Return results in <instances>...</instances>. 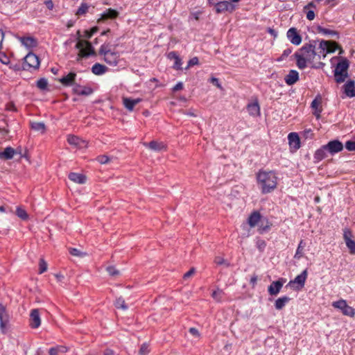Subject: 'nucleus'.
Segmentation results:
<instances>
[{
	"label": "nucleus",
	"instance_id": "1",
	"mask_svg": "<svg viewBox=\"0 0 355 355\" xmlns=\"http://www.w3.org/2000/svg\"><path fill=\"white\" fill-rule=\"evenodd\" d=\"M315 41L312 43L304 45L299 51L295 53V56L297 59V67L303 69L306 67L307 63H312L315 60H320L322 58L320 51L316 52Z\"/></svg>",
	"mask_w": 355,
	"mask_h": 355
},
{
	"label": "nucleus",
	"instance_id": "2",
	"mask_svg": "<svg viewBox=\"0 0 355 355\" xmlns=\"http://www.w3.org/2000/svg\"><path fill=\"white\" fill-rule=\"evenodd\" d=\"M257 179L263 193H270L277 187V177L273 171H259Z\"/></svg>",
	"mask_w": 355,
	"mask_h": 355
},
{
	"label": "nucleus",
	"instance_id": "3",
	"mask_svg": "<svg viewBox=\"0 0 355 355\" xmlns=\"http://www.w3.org/2000/svg\"><path fill=\"white\" fill-rule=\"evenodd\" d=\"M110 42L104 43L99 49L98 54L103 57V60L109 65L116 66L119 62L120 53L111 50Z\"/></svg>",
	"mask_w": 355,
	"mask_h": 355
},
{
	"label": "nucleus",
	"instance_id": "4",
	"mask_svg": "<svg viewBox=\"0 0 355 355\" xmlns=\"http://www.w3.org/2000/svg\"><path fill=\"white\" fill-rule=\"evenodd\" d=\"M78 42L76 44V48L79 50L77 56V60L79 61L83 58H87L89 55H94L95 51L91 42L80 39V31L77 32Z\"/></svg>",
	"mask_w": 355,
	"mask_h": 355
},
{
	"label": "nucleus",
	"instance_id": "5",
	"mask_svg": "<svg viewBox=\"0 0 355 355\" xmlns=\"http://www.w3.org/2000/svg\"><path fill=\"white\" fill-rule=\"evenodd\" d=\"M348 68L349 62L346 58L342 59V60L337 64L334 70V78L336 83H342L345 82L348 76Z\"/></svg>",
	"mask_w": 355,
	"mask_h": 355
},
{
	"label": "nucleus",
	"instance_id": "6",
	"mask_svg": "<svg viewBox=\"0 0 355 355\" xmlns=\"http://www.w3.org/2000/svg\"><path fill=\"white\" fill-rule=\"evenodd\" d=\"M337 49L339 50V54L343 53V49L334 41L321 40L318 47L323 59L327 53H334Z\"/></svg>",
	"mask_w": 355,
	"mask_h": 355
},
{
	"label": "nucleus",
	"instance_id": "7",
	"mask_svg": "<svg viewBox=\"0 0 355 355\" xmlns=\"http://www.w3.org/2000/svg\"><path fill=\"white\" fill-rule=\"evenodd\" d=\"M333 307L341 311L344 315L353 318L355 315V309L349 306L346 300H340L332 303Z\"/></svg>",
	"mask_w": 355,
	"mask_h": 355
},
{
	"label": "nucleus",
	"instance_id": "8",
	"mask_svg": "<svg viewBox=\"0 0 355 355\" xmlns=\"http://www.w3.org/2000/svg\"><path fill=\"white\" fill-rule=\"evenodd\" d=\"M40 66L39 58L33 53H28L24 58V63L23 64V69L25 70H29L30 69H36Z\"/></svg>",
	"mask_w": 355,
	"mask_h": 355
},
{
	"label": "nucleus",
	"instance_id": "9",
	"mask_svg": "<svg viewBox=\"0 0 355 355\" xmlns=\"http://www.w3.org/2000/svg\"><path fill=\"white\" fill-rule=\"evenodd\" d=\"M216 12L218 14L223 13L225 12H232L236 6L229 1H223L218 2L214 4Z\"/></svg>",
	"mask_w": 355,
	"mask_h": 355
},
{
	"label": "nucleus",
	"instance_id": "10",
	"mask_svg": "<svg viewBox=\"0 0 355 355\" xmlns=\"http://www.w3.org/2000/svg\"><path fill=\"white\" fill-rule=\"evenodd\" d=\"M307 277V271L304 270L301 274L298 275L293 280L290 281L288 285L295 289L300 290L304 286Z\"/></svg>",
	"mask_w": 355,
	"mask_h": 355
},
{
	"label": "nucleus",
	"instance_id": "11",
	"mask_svg": "<svg viewBox=\"0 0 355 355\" xmlns=\"http://www.w3.org/2000/svg\"><path fill=\"white\" fill-rule=\"evenodd\" d=\"M9 322V315L6 308L0 303V330L2 333H6V328Z\"/></svg>",
	"mask_w": 355,
	"mask_h": 355
},
{
	"label": "nucleus",
	"instance_id": "12",
	"mask_svg": "<svg viewBox=\"0 0 355 355\" xmlns=\"http://www.w3.org/2000/svg\"><path fill=\"white\" fill-rule=\"evenodd\" d=\"M119 13L117 10L108 8L101 15V17L97 19V23L102 24L108 19H114L119 17Z\"/></svg>",
	"mask_w": 355,
	"mask_h": 355
},
{
	"label": "nucleus",
	"instance_id": "13",
	"mask_svg": "<svg viewBox=\"0 0 355 355\" xmlns=\"http://www.w3.org/2000/svg\"><path fill=\"white\" fill-rule=\"evenodd\" d=\"M324 148L327 149V152L333 155L340 152L343 149V145L342 142L338 140H333L324 145Z\"/></svg>",
	"mask_w": 355,
	"mask_h": 355
},
{
	"label": "nucleus",
	"instance_id": "14",
	"mask_svg": "<svg viewBox=\"0 0 355 355\" xmlns=\"http://www.w3.org/2000/svg\"><path fill=\"white\" fill-rule=\"evenodd\" d=\"M287 37L289 41L294 45H300L302 42V37L297 33L295 28H291L288 29L286 33Z\"/></svg>",
	"mask_w": 355,
	"mask_h": 355
},
{
	"label": "nucleus",
	"instance_id": "15",
	"mask_svg": "<svg viewBox=\"0 0 355 355\" xmlns=\"http://www.w3.org/2000/svg\"><path fill=\"white\" fill-rule=\"evenodd\" d=\"M41 324V319L39 313V310L37 309H33L30 313V326L36 329L38 328Z\"/></svg>",
	"mask_w": 355,
	"mask_h": 355
},
{
	"label": "nucleus",
	"instance_id": "16",
	"mask_svg": "<svg viewBox=\"0 0 355 355\" xmlns=\"http://www.w3.org/2000/svg\"><path fill=\"white\" fill-rule=\"evenodd\" d=\"M284 282L285 280L282 278L277 281L272 282L268 288L269 294L270 295H277L279 293Z\"/></svg>",
	"mask_w": 355,
	"mask_h": 355
},
{
	"label": "nucleus",
	"instance_id": "17",
	"mask_svg": "<svg viewBox=\"0 0 355 355\" xmlns=\"http://www.w3.org/2000/svg\"><path fill=\"white\" fill-rule=\"evenodd\" d=\"M322 98L320 96H318L311 103V107L314 110L313 114L317 119L320 117V113L322 112Z\"/></svg>",
	"mask_w": 355,
	"mask_h": 355
},
{
	"label": "nucleus",
	"instance_id": "18",
	"mask_svg": "<svg viewBox=\"0 0 355 355\" xmlns=\"http://www.w3.org/2000/svg\"><path fill=\"white\" fill-rule=\"evenodd\" d=\"M288 143L291 148L297 150L300 147V141L298 135L295 132H291L288 136Z\"/></svg>",
	"mask_w": 355,
	"mask_h": 355
},
{
	"label": "nucleus",
	"instance_id": "19",
	"mask_svg": "<svg viewBox=\"0 0 355 355\" xmlns=\"http://www.w3.org/2000/svg\"><path fill=\"white\" fill-rule=\"evenodd\" d=\"M299 80V73L296 70H291L284 77L285 83L288 85H293Z\"/></svg>",
	"mask_w": 355,
	"mask_h": 355
},
{
	"label": "nucleus",
	"instance_id": "20",
	"mask_svg": "<svg viewBox=\"0 0 355 355\" xmlns=\"http://www.w3.org/2000/svg\"><path fill=\"white\" fill-rule=\"evenodd\" d=\"M67 141L69 144L76 146L78 148H84L87 146L86 141L77 136L69 135L67 138Z\"/></svg>",
	"mask_w": 355,
	"mask_h": 355
},
{
	"label": "nucleus",
	"instance_id": "21",
	"mask_svg": "<svg viewBox=\"0 0 355 355\" xmlns=\"http://www.w3.org/2000/svg\"><path fill=\"white\" fill-rule=\"evenodd\" d=\"M73 91L75 94L82 96H89L93 93V89L89 87H82L79 85H74Z\"/></svg>",
	"mask_w": 355,
	"mask_h": 355
},
{
	"label": "nucleus",
	"instance_id": "22",
	"mask_svg": "<svg viewBox=\"0 0 355 355\" xmlns=\"http://www.w3.org/2000/svg\"><path fill=\"white\" fill-rule=\"evenodd\" d=\"M247 110L252 116L255 117L260 115V107L257 101L248 104Z\"/></svg>",
	"mask_w": 355,
	"mask_h": 355
},
{
	"label": "nucleus",
	"instance_id": "23",
	"mask_svg": "<svg viewBox=\"0 0 355 355\" xmlns=\"http://www.w3.org/2000/svg\"><path fill=\"white\" fill-rule=\"evenodd\" d=\"M344 92L347 96H355V82L354 80L347 81L343 86Z\"/></svg>",
	"mask_w": 355,
	"mask_h": 355
},
{
	"label": "nucleus",
	"instance_id": "24",
	"mask_svg": "<svg viewBox=\"0 0 355 355\" xmlns=\"http://www.w3.org/2000/svg\"><path fill=\"white\" fill-rule=\"evenodd\" d=\"M76 77V73L74 72H70L65 76H63L60 79V82L64 86L75 85L74 80Z\"/></svg>",
	"mask_w": 355,
	"mask_h": 355
},
{
	"label": "nucleus",
	"instance_id": "25",
	"mask_svg": "<svg viewBox=\"0 0 355 355\" xmlns=\"http://www.w3.org/2000/svg\"><path fill=\"white\" fill-rule=\"evenodd\" d=\"M144 145L150 149L157 152L166 150V146L164 143L157 141H152L148 144L144 143Z\"/></svg>",
	"mask_w": 355,
	"mask_h": 355
},
{
	"label": "nucleus",
	"instance_id": "26",
	"mask_svg": "<svg viewBox=\"0 0 355 355\" xmlns=\"http://www.w3.org/2000/svg\"><path fill=\"white\" fill-rule=\"evenodd\" d=\"M19 40L26 48H33L37 44V40L33 37H21Z\"/></svg>",
	"mask_w": 355,
	"mask_h": 355
},
{
	"label": "nucleus",
	"instance_id": "27",
	"mask_svg": "<svg viewBox=\"0 0 355 355\" xmlns=\"http://www.w3.org/2000/svg\"><path fill=\"white\" fill-rule=\"evenodd\" d=\"M123 105L129 111H132L135 106L141 102L140 98L132 99L129 98H124L123 99Z\"/></svg>",
	"mask_w": 355,
	"mask_h": 355
},
{
	"label": "nucleus",
	"instance_id": "28",
	"mask_svg": "<svg viewBox=\"0 0 355 355\" xmlns=\"http://www.w3.org/2000/svg\"><path fill=\"white\" fill-rule=\"evenodd\" d=\"M16 151L12 147H6L3 151L0 152V158L4 159H11L15 155Z\"/></svg>",
	"mask_w": 355,
	"mask_h": 355
},
{
	"label": "nucleus",
	"instance_id": "29",
	"mask_svg": "<svg viewBox=\"0 0 355 355\" xmlns=\"http://www.w3.org/2000/svg\"><path fill=\"white\" fill-rule=\"evenodd\" d=\"M69 179L72 182L78 184H84L86 181V177L80 173H70Z\"/></svg>",
	"mask_w": 355,
	"mask_h": 355
},
{
	"label": "nucleus",
	"instance_id": "30",
	"mask_svg": "<svg viewBox=\"0 0 355 355\" xmlns=\"http://www.w3.org/2000/svg\"><path fill=\"white\" fill-rule=\"evenodd\" d=\"M107 70V67L103 64L96 63L92 67V71L95 75H102Z\"/></svg>",
	"mask_w": 355,
	"mask_h": 355
},
{
	"label": "nucleus",
	"instance_id": "31",
	"mask_svg": "<svg viewBox=\"0 0 355 355\" xmlns=\"http://www.w3.org/2000/svg\"><path fill=\"white\" fill-rule=\"evenodd\" d=\"M327 149L323 146L322 148L317 150L314 154V159L317 162H320L327 157Z\"/></svg>",
	"mask_w": 355,
	"mask_h": 355
},
{
	"label": "nucleus",
	"instance_id": "32",
	"mask_svg": "<svg viewBox=\"0 0 355 355\" xmlns=\"http://www.w3.org/2000/svg\"><path fill=\"white\" fill-rule=\"evenodd\" d=\"M290 301V298L287 296H284L276 300L275 306L276 309L281 310L286 303Z\"/></svg>",
	"mask_w": 355,
	"mask_h": 355
},
{
	"label": "nucleus",
	"instance_id": "33",
	"mask_svg": "<svg viewBox=\"0 0 355 355\" xmlns=\"http://www.w3.org/2000/svg\"><path fill=\"white\" fill-rule=\"evenodd\" d=\"M260 218H261V216H260L259 213H258V212L252 213L248 218V223H249L250 226L254 227L258 223Z\"/></svg>",
	"mask_w": 355,
	"mask_h": 355
},
{
	"label": "nucleus",
	"instance_id": "34",
	"mask_svg": "<svg viewBox=\"0 0 355 355\" xmlns=\"http://www.w3.org/2000/svg\"><path fill=\"white\" fill-rule=\"evenodd\" d=\"M317 31L318 33L324 35H330L331 37L338 35V33L336 31L323 28L320 26L317 27Z\"/></svg>",
	"mask_w": 355,
	"mask_h": 355
},
{
	"label": "nucleus",
	"instance_id": "35",
	"mask_svg": "<svg viewBox=\"0 0 355 355\" xmlns=\"http://www.w3.org/2000/svg\"><path fill=\"white\" fill-rule=\"evenodd\" d=\"M304 246H305V243H304V241L301 240L300 243H299V245H298V247H297V249L296 252L295 254L294 258L299 259L301 257H302V256H303V250H304Z\"/></svg>",
	"mask_w": 355,
	"mask_h": 355
},
{
	"label": "nucleus",
	"instance_id": "36",
	"mask_svg": "<svg viewBox=\"0 0 355 355\" xmlns=\"http://www.w3.org/2000/svg\"><path fill=\"white\" fill-rule=\"evenodd\" d=\"M114 305L117 309H121L124 311L128 309V306L126 305L125 300L122 297H119L116 300Z\"/></svg>",
	"mask_w": 355,
	"mask_h": 355
},
{
	"label": "nucleus",
	"instance_id": "37",
	"mask_svg": "<svg viewBox=\"0 0 355 355\" xmlns=\"http://www.w3.org/2000/svg\"><path fill=\"white\" fill-rule=\"evenodd\" d=\"M31 128L36 131L44 132L45 130V125L42 122H33L31 123Z\"/></svg>",
	"mask_w": 355,
	"mask_h": 355
},
{
	"label": "nucleus",
	"instance_id": "38",
	"mask_svg": "<svg viewBox=\"0 0 355 355\" xmlns=\"http://www.w3.org/2000/svg\"><path fill=\"white\" fill-rule=\"evenodd\" d=\"M16 214L19 218H20L22 220H26L28 218V216L26 213V211L21 208L20 207H18L16 209Z\"/></svg>",
	"mask_w": 355,
	"mask_h": 355
},
{
	"label": "nucleus",
	"instance_id": "39",
	"mask_svg": "<svg viewBox=\"0 0 355 355\" xmlns=\"http://www.w3.org/2000/svg\"><path fill=\"white\" fill-rule=\"evenodd\" d=\"M106 270L112 277H118L120 275V271L118 270L114 266H110L107 267Z\"/></svg>",
	"mask_w": 355,
	"mask_h": 355
},
{
	"label": "nucleus",
	"instance_id": "40",
	"mask_svg": "<svg viewBox=\"0 0 355 355\" xmlns=\"http://www.w3.org/2000/svg\"><path fill=\"white\" fill-rule=\"evenodd\" d=\"M69 252L71 255L78 257H83L87 255L86 252H82L77 248H71Z\"/></svg>",
	"mask_w": 355,
	"mask_h": 355
},
{
	"label": "nucleus",
	"instance_id": "41",
	"mask_svg": "<svg viewBox=\"0 0 355 355\" xmlns=\"http://www.w3.org/2000/svg\"><path fill=\"white\" fill-rule=\"evenodd\" d=\"M352 233L351 230H349V229H345L344 232H343V239L345 240L346 245H347L348 242L352 241Z\"/></svg>",
	"mask_w": 355,
	"mask_h": 355
},
{
	"label": "nucleus",
	"instance_id": "42",
	"mask_svg": "<svg viewBox=\"0 0 355 355\" xmlns=\"http://www.w3.org/2000/svg\"><path fill=\"white\" fill-rule=\"evenodd\" d=\"M48 81L46 78H40L37 81V87L42 90L46 89Z\"/></svg>",
	"mask_w": 355,
	"mask_h": 355
},
{
	"label": "nucleus",
	"instance_id": "43",
	"mask_svg": "<svg viewBox=\"0 0 355 355\" xmlns=\"http://www.w3.org/2000/svg\"><path fill=\"white\" fill-rule=\"evenodd\" d=\"M223 295V292L221 290L218 289L212 293L211 296L215 300H216L217 302H220L221 300Z\"/></svg>",
	"mask_w": 355,
	"mask_h": 355
},
{
	"label": "nucleus",
	"instance_id": "44",
	"mask_svg": "<svg viewBox=\"0 0 355 355\" xmlns=\"http://www.w3.org/2000/svg\"><path fill=\"white\" fill-rule=\"evenodd\" d=\"M89 6L87 3H81L80 6L78 8L76 15H80L85 14L88 10Z\"/></svg>",
	"mask_w": 355,
	"mask_h": 355
},
{
	"label": "nucleus",
	"instance_id": "45",
	"mask_svg": "<svg viewBox=\"0 0 355 355\" xmlns=\"http://www.w3.org/2000/svg\"><path fill=\"white\" fill-rule=\"evenodd\" d=\"M214 262L217 265H225L226 267L230 266V263L221 257H216L214 259Z\"/></svg>",
	"mask_w": 355,
	"mask_h": 355
},
{
	"label": "nucleus",
	"instance_id": "46",
	"mask_svg": "<svg viewBox=\"0 0 355 355\" xmlns=\"http://www.w3.org/2000/svg\"><path fill=\"white\" fill-rule=\"evenodd\" d=\"M149 352H150V350H149L148 345H147L146 343H144L143 345H141V346L139 349V355H147L149 353Z\"/></svg>",
	"mask_w": 355,
	"mask_h": 355
},
{
	"label": "nucleus",
	"instance_id": "47",
	"mask_svg": "<svg viewBox=\"0 0 355 355\" xmlns=\"http://www.w3.org/2000/svg\"><path fill=\"white\" fill-rule=\"evenodd\" d=\"M39 266H40L39 272L40 274L46 271L47 263L43 259H40V263H39Z\"/></svg>",
	"mask_w": 355,
	"mask_h": 355
},
{
	"label": "nucleus",
	"instance_id": "48",
	"mask_svg": "<svg viewBox=\"0 0 355 355\" xmlns=\"http://www.w3.org/2000/svg\"><path fill=\"white\" fill-rule=\"evenodd\" d=\"M96 159L101 164H107L110 161V157L105 155H99L98 157H97Z\"/></svg>",
	"mask_w": 355,
	"mask_h": 355
},
{
	"label": "nucleus",
	"instance_id": "49",
	"mask_svg": "<svg viewBox=\"0 0 355 355\" xmlns=\"http://www.w3.org/2000/svg\"><path fill=\"white\" fill-rule=\"evenodd\" d=\"M98 31L97 27H93L89 31H85L84 33V37H85L87 39H89L92 37V36L96 33Z\"/></svg>",
	"mask_w": 355,
	"mask_h": 355
},
{
	"label": "nucleus",
	"instance_id": "50",
	"mask_svg": "<svg viewBox=\"0 0 355 355\" xmlns=\"http://www.w3.org/2000/svg\"><path fill=\"white\" fill-rule=\"evenodd\" d=\"M345 148L349 151H355V141H347L345 143Z\"/></svg>",
	"mask_w": 355,
	"mask_h": 355
},
{
	"label": "nucleus",
	"instance_id": "51",
	"mask_svg": "<svg viewBox=\"0 0 355 355\" xmlns=\"http://www.w3.org/2000/svg\"><path fill=\"white\" fill-rule=\"evenodd\" d=\"M347 247L349 249V252L351 254H355V241L354 240L348 242Z\"/></svg>",
	"mask_w": 355,
	"mask_h": 355
},
{
	"label": "nucleus",
	"instance_id": "52",
	"mask_svg": "<svg viewBox=\"0 0 355 355\" xmlns=\"http://www.w3.org/2000/svg\"><path fill=\"white\" fill-rule=\"evenodd\" d=\"M0 62L3 64H8L10 62L9 58L6 53L0 51Z\"/></svg>",
	"mask_w": 355,
	"mask_h": 355
},
{
	"label": "nucleus",
	"instance_id": "53",
	"mask_svg": "<svg viewBox=\"0 0 355 355\" xmlns=\"http://www.w3.org/2000/svg\"><path fill=\"white\" fill-rule=\"evenodd\" d=\"M306 13V16L307 19L312 21L315 18V12L313 10H306V11H304Z\"/></svg>",
	"mask_w": 355,
	"mask_h": 355
},
{
	"label": "nucleus",
	"instance_id": "54",
	"mask_svg": "<svg viewBox=\"0 0 355 355\" xmlns=\"http://www.w3.org/2000/svg\"><path fill=\"white\" fill-rule=\"evenodd\" d=\"M198 64V58L197 57H193L189 61L186 69H189V67L196 65Z\"/></svg>",
	"mask_w": 355,
	"mask_h": 355
},
{
	"label": "nucleus",
	"instance_id": "55",
	"mask_svg": "<svg viewBox=\"0 0 355 355\" xmlns=\"http://www.w3.org/2000/svg\"><path fill=\"white\" fill-rule=\"evenodd\" d=\"M181 65H182V60L178 57L177 59L175 60V63L173 65V68L175 69H181Z\"/></svg>",
	"mask_w": 355,
	"mask_h": 355
},
{
	"label": "nucleus",
	"instance_id": "56",
	"mask_svg": "<svg viewBox=\"0 0 355 355\" xmlns=\"http://www.w3.org/2000/svg\"><path fill=\"white\" fill-rule=\"evenodd\" d=\"M195 272H196V270L194 268H191L188 272H187L184 275V276H183L184 279L189 278L190 277H191L192 275H194Z\"/></svg>",
	"mask_w": 355,
	"mask_h": 355
},
{
	"label": "nucleus",
	"instance_id": "57",
	"mask_svg": "<svg viewBox=\"0 0 355 355\" xmlns=\"http://www.w3.org/2000/svg\"><path fill=\"white\" fill-rule=\"evenodd\" d=\"M16 151L15 155H19L20 158L26 156V150H23L21 148H18L17 149H15Z\"/></svg>",
	"mask_w": 355,
	"mask_h": 355
},
{
	"label": "nucleus",
	"instance_id": "58",
	"mask_svg": "<svg viewBox=\"0 0 355 355\" xmlns=\"http://www.w3.org/2000/svg\"><path fill=\"white\" fill-rule=\"evenodd\" d=\"M210 82L215 85L218 88L222 89V86L216 78H211Z\"/></svg>",
	"mask_w": 355,
	"mask_h": 355
},
{
	"label": "nucleus",
	"instance_id": "59",
	"mask_svg": "<svg viewBox=\"0 0 355 355\" xmlns=\"http://www.w3.org/2000/svg\"><path fill=\"white\" fill-rule=\"evenodd\" d=\"M183 89V83L182 82L178 83L173 88V92H177Z\"/></svg>",
	"mask_w": 355,
	"mask_h": 355
},
{
	"label": "nucleus",
	"instance_id": "60",
	"mask_svg": "<svg viewBox=\"0 0 355 355\" xmlns=\"http://www.w3.org/2000/svg\"><path fill=\"white\" fill-rule=\"evenodd\" d=\"M189 332L194 336H196V337H199L200 336V334H199V331L197 329L194 328V327H191L189 329Z\"/></svg>",
	"mask_w": 355,
	"mask_h": 355
},
{
	"label": "nucleus",
	"instance_id": "61",
	"mask_svg": "<svg viewBox=\"0 0 355 355\" xmlns=\"http://www.w3.org/2000/svg\"><path fill=\"white\" fill-rule=\"evenodd\" d=\"M316 8L315 4L313 1H311L304 7L303 10L306 11V10H309V8Z\"/></svg>",
	"mask_w": 355,
	"mask_h": 355
},
{
	"label": "nucleus",
	"instance_id": "62",
	"mask_svg": "<svg viewBox=\"0 0 355 355\" xmlns=\"http://www.w3.org/2000/svg\"><path fill=\"white\" fill-rule=\"evenodd\" d=\"M178 57H179V56H178V54H177V53H176V52H175V51H171V52H170V53L168 54V58L169 59H174V60H175V59H177Z\"/></svg>",
	"mask_w": 355,
	"mask_h": 355
},
{
	"label": "nucleus",
	"instance_id": "63",
	"mask_svg": "<svg viewBox=\"0 0 355 355\" xmlns=\"http://www.w3.org/2000/svg\"><path fill=\"white\" fill-rule=\"evenodd\" d=\"M55 348L58 349V352L64 353V352H66L67 351V347H64V346H58V347H55Z\"/></svg>",
	"mask_w": 355,
	"mask_h": 355
},
{
	"label": "nucleus",
	"instance_id": "64",
	"mask_svg": "<svg viewBox=\"0 0 355 355\" xmlns=\"http://www.w3.org/2000/svg\"><path fill=\"white\" fill-rule=\"evenodd\" d=\"M58 349L55 347H52L49 349V355H58Z\"/></svg>",
	"mask_w": 355,
	"mask_h": 355
}]
</instances>
